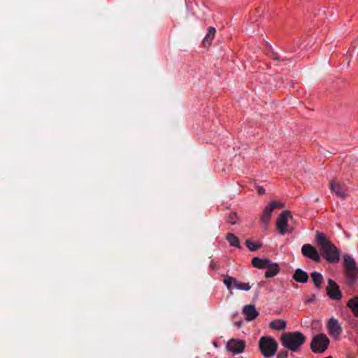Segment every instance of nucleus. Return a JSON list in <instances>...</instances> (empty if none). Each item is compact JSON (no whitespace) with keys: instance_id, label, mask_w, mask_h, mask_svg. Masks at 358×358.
I'll list each match as a JSON object with an SVG mask.
<instances>
[{"instance_id":"nucleus-1","label":"nucleus","mask_w":358,"mask_h":358,"mask_svg":"<svg viewBox=\"0 0 358 358\" xmlns=\"http://www.w3.org/2000/svg\"><path fill=\"white\" fill-rule=\"evenodd\" d=\"M306 337L299 331L285 334L281 337L282 345L291 351H296L303 344Z\"/></svg>"},{"instance_id":"nucleus-2","label":"nucleus","mask_w":358,"mask_h":358,"mask_svg":"<svg viewBox=\"0 0 358 358\" xmlns=\"http://www.w3.org/2000/svg\"><path fill=\"white\" fill-rule=\"evenodd\" d=\"M260 351L264 357H271L277 351L278 343L271 337H262L259 342Z\"/></svg>"},{"instance_id":"nucleus-3","label":"nucleus","mask_w":358,"mask_h":358,"mask_svg":"<svg viewBox=\"0 0 358 358\" xmlns=\"http://www.w3.org/2000/svg\"><path fill=\"white\" fill-rule=\"evenodd\" d=\"M289 219H292V215L289 210L283 211L278 217L275 226L279 234L284 235L293 231V228L288 224Z\"/></svg>"},{"instance_id":"nucleus-4","label":"nucleus","mask_w":358,"mask_h":358,"mask_svg":"<svg viewBox=\"0 0 358 358\" xmlns=\"http://www.w3.org/2000/svg\"><path fill=\"white\" fill-rule=\"evenodd\" d=\"M285 203L282 201H271L267 206L263 210L260 221L265 229H266L270 223L273 211L275 208H284Z\"/></svg>"},{"instance_id":"nucleus-5","label":"nucleus","mask_w":358,"mask_h":358,"mask_svg":"<svg viewBox=\"0 0 358 358\" xmlns=\"http://www.w3.org/2000/svg\"><path fill=\"white\" fill-rule=\"evenodd\" d=\"M285 203L282 201H271L267 206L263 210L260 221L265 229H266L270 223L273 211L275 208H284Z\"/></svg>"},{"instance_id":"nucleus-6","label":"nucleus","mask_w":358,"mask_h":358,"mask_svg":"<svg viewBox=\"0 0 358 358\" xmlns=\"http://www.w3.org/2000/svg\"><path fill=\"white\" fill-rule=\"evenodd\" d=\"M329 345V339L324 334H319L313 336L310 348L315 353H323Z\"/></svg>"},{"instance_id":"nucleus-7","label":"nucleus","mask_w":358,"mask_h":358,"mask_svg":"<svg viewBox=\"0 0 358 358\" xmlns=\"http://www.w3.org/2000/svg\"><path fill=\"white\" fill-rule=\"evenodd\" d=\"M245 348V341L240 339L231 338L227 342L226 345L227 350L234 355L242 353Z\"/></svg>"},{"instance_id":"nucleus-8","label":"nucleus","mask_w":358,"mask_h":358,"mask_svg":"<svg viewBox=\"0 0 358 358\" xmlns=\"http://www.w3.org/2000/svg\"><path fill=\"white\" fill-rule=\"evenodd\" d=\"M327 327L328 332L331 337L336 339L339 338L343 329L338 320L334 317L330 318L327 322Z\"/></svg>"},{"instance_id":"nucleus-9","label":"nucleus","mask_w":358,"mask_h":358,"mask_svg":"<svg viewBox=\"0 0 358 358\" xmlns=\"http://www.w3.org/2000/svg\"><path fill=\"white\" fill-rule=\"evenodd\" d=\"M322 250L324 258L329 262H336L339 260V253L334 245L330 244Z\"/></svg>"},{"instance_id":"nucleus-10","label":"nucleus","mask_w":358,"mask_h":358,"mask_svg":"<svg viewBox=\"0 0 358 358\" xmlns=\"http://www.w3.org/2000/svg\"><path fill=\"white\" fill-rule=\"evenodd\" d=\"M301 252L303 256L316 262H318L320 259L317 251L310 244L303 245L301 248Z\"/></svg>"},{"instance_id":"nucleus-11","label":"nucleus","mask_w":358,"mask_h":358,"mask_svg":"<svg viewBox=\"0 0 358 358\" xmlns=\"http://www.w3.org/2000/svg\"><path fill=\"white\" fill-rule=\"evenodd\" d=\"M327 292L328 296L333 299L339 300L341 298V293L338 286L334 280L329 279L328 280V285L327 287Z\"/></svg>"},{"instance_id":"nucleus-12","label":"nucleus","mask_w":358,"mask_h":358,"mask_svg":"<svg viewBox=\"0 0 358 358\" xmlns=\"http://www.w3.org/2000/svg\"><path fill=\"white\" fill-rule=\"evenodd\" d=\"M344 265L349 275H356L358 273V268L356 266L355 262L352 257L345 255L343 257Z\"/></svg>"},{"instance_id":"nucleus-13","label":"nucleus","mask_w":358,"mask_h":358,"mask_svg":"<svg viewBox=\"0 0 358 358\" xmlns=\"http://www.w3.org/2000/svg\"><path fill=\"white\" fill-rule=\"evenodd\" d=\"M330 188L332 192H334L336 196L345 198L347 196V189L343 185H341L338 182L336 181H331L330 182Z\"/></svg>"},{"instance_id":"nucleus-14","label":"nucleus","mask_w":358,"mask_h":358,"mask_svg":"<svg viewBox=\"0 0 358 358\" xmlns=\"http://www.w3.org/2000/svg\"><path fill=\"white\" fill-rule=\"evenodd\" d=\"M280 272V266L277 263L272 262L271 261L268 264L266 268L265 277L266 278H273L278 274Z\"/></svg>"},{"instance_id":"nucleus-15","label":"nucleus","mask_w":358,"mask_h":358,"mask_svg":"<svg viewBox=\"0 0 358 358\" xmlns=\"http://www.w3.org/2000/svg\"><path fill=\"white\" fill-rule=\"evenodd\" d=\"M243 313L245 315V319L248 321H252L255 320L259 315L255 306L247 305L243 308Z\"/></svg>"},{"instance_id":"nucleus-16","label":"nucleus","mask_w":358,"mask_h":358,"mask_svg":"<svg viewBox=\"0 0 358 358\" xmlns=\"http://www.w3.org/2000/svg\"><path fill=\"white\" fill-rule=\"evenodd\" d=\"M271 260L268 258L260 259L259 257H254L252 259V264L255 268L259 269H266Z\"/></svg>"},{"instance_id":"nucleus-17","label":"nucleus","mask_w":358,"mask_h":358,"mask_svg":"<svg viewBox=\"0 0 358 358\" xmlns=\"http://www.w3.org/2000/svg\"><path fill=\"white\" fill-rule=\"evenodd\" d=\"M216 30L214 27H210L208 29V33L203 38V44L205 47H209L211 45L212 41L215 36Z\"/></svg>"},{"instance_id":"nucleus-18","label":"nucleus","mask_w":358,"mask_h":358,"mask_svg":"<svg viewBox=\"0 0 358 358\" xmlns=\"http://www.w3.org/2000/svg\"><path fill=\"white\" fill-rule=\"evenodd\" d=\"M293 278L294 279V280H296L298 282L304 283V282H307L308 275L306 272L299 268V269L296 270V271L293 275Z\"/></svg>"},{"instance_id":"nucleus-19","label":"nucleus","mask_w":358,"mask_h":358,"mask_svg":"<svg viewBox=\"0 0 358 358\" xmlns=\"http://www.w3.org/2000/svg\"><path fill=\"white\" fill-rule=\"evenodd\" d=\"M287 322L283 320H275L269 324V327L275 330H283L286 328Z\"/></svg>"},{"instance_id":"nucleus-20","label":"nucleus","mask_w":358,"mask_h":358,"mask_svg":"<svg viewBox=\"0 0 358 358\" xmlns=\"http://www.w3.org/2000/svg\"><path fill=\"white\" fill-rule=\"evenodd\" d=\"M347 306L351 310L355 316L358 317V297L350 299Z\"/></svg>"},{"instance_id":"nucleus-21","label":"nucleus","mask_w":358,"mask_h":358,"mask_svg":"<svg viewBox=\"0 0 358 358\" xmlns=\"http://www.w3.org/2000/svg\"><path fill=\"white\" fill-rule=\"evenodd\" d=\"M317 242L321 246L322 250L331 244L322 233L317 232Z\"/></svg>"},{"instance_id":"nucleus-22","label":"nucleus","mask_w":358,"mask_h":358,"mask_svg":"<svg viewBox=\"0 0 358 358\" xmlns=\"http://www.w3.org/2000/svg\"><path fill=\"white\" fill-rule=\"evenodd\" d=\"M310 276L315 287L320 289L323 281L322 275L320 273L315 271L310 274Z\"/></svg>"},{"instance_id":"nucleus-23","label":"nucleus","mask_w":358,"mask_h":358,"mask_svg":"<svg viewBox=\"0 0 358 358\" xmlns=\"http://www.w3.org/2000/svg\"><path fill=\"white\" fill-rule=\"evenodd\" d=\"M227 240L229 243L230 245L240 248V241L238 238L235 236L234 234L229 233L226 236Z\"/></svg>"},{"instance_id":"nucleus-24","label":"nucleus","mask_w":358,"mask_h":358,"mask_svg":"<svg viewBox=\"0 0 358 358\" xmlns=\"http://www.w3.org/2000/svg\"><path fill=\"white\" fill-rule=\"evenodd\" d=\"M223 282L227 286L228 289H231L232 285H234V287L236 286V283L237 282V280L235 278H234V277L227 276L224 279Z\"/></svg>"},{"instance_id":"nucleus-25","label":"nucleus","mask_w":358,"mask_h":358,"mask_svg":"<svg viewBox=\"0 0 358 358\" xmlns=\"http://www.w3.org/2000/svg\"><path fill=\"white\" fill-rule=\"evenodd\" d=\"M251 285L249 282H240L237 280L236 283V289L242 290V291H249L251 289Z\"/></svg>"},{"instance_id":"nucleus-26","label":"nucleus","mask_w":358,"mask_h":358,"mask_svg":"<svg viewBox=\"0 0 358 358\" xmlns=\"http://www.w3.org/2000/svg\"><path fill=\"white\" fill-rule=\"evenodd\" d=\"M238 217L236 213L235 212L230 213L227 218V222L232 225L236 224L238 222Z\"/></svg>"},{"instance_id":"nucleus-27","label":"nucleus","mask_w":358,"mask_h":358,"mask_svg":"<svg viewBox=\"0 0 358 358\" xmlns=\"http://www.w3.org/2000/svg\"><path fill=\"white\" fill-rule=\"evenodd\" d=\"M246 245L248 248L251 251L256 250L260 247L259 245L250 241H246Z\"/></svg>"},{"instance_id":"nucleus-28","label":"nucleus","mask_w":358,"mask_h":358,"mask_svg":"<svg viewBox=\"0 0 358 358\" xmlns=\"http://www.w3.org/2000/svg\"><path fill=\"white\" fill-rule=\"evenodd\" d=\"M287 357V353H280L278 355L277 358H286Z\"/></svg>"},{"instance_id":"nucleus-29","label":"nucleus","mask_w":358,"mask_h":358,"mask_svg":"<svg viewBox=\"0 0 358 358\" xmlns=\"http://www.w3.org/2000/svg\"><path fill=\"white\" fill-rule=\"evenodd\" d=\"M258 192H259V194H264L265 190H264V188H262V187H259V188L258 189Z\"/></svg>"},{"instance_id":"nucleus-30","label":"nucleus","mask_w":358,"mask_h":358,"mask_svg":"<svg viewBox=\"0 0 358 358\" xmlns=\"http://www.w3.org/2000/svg\"><path fill=\"white\" fill-rule=\"evenodd\" d=\"M210 267L213 268H215V264L212 262L211 264H210Z\"/></svg>"},{"instance_id":"nucleus-31","label":"nucleus","mask_w":358,"mask_h":358,"mask_svg":"<svg viewBox=\"0 0 358 358\" xmlns=\"http://www.w3.org/2000/svg\"><path fill=\"white\" fill-rule=\"evenodd\" d=\"M196 358H199V357H196Z\"/></svg>"}]
</instances>
